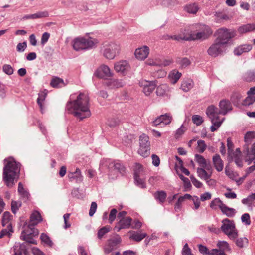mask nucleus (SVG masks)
<instances>
[{"instance_id":"nucleus-1","label":"nucleus","mask_w":255,"mask_h":255,"mask_svg":"<svg viewBox=\"0 0 255 255\" xmlns=\"http://www.w3.org/2000/svg\"><path fill=\"white\" fill-rule=\"evenodd\" d=\"M89 98L87 94L80 93L76 100L67 104V110L69 113L80 119L90 116L89 110Z\"/></svg>"},{"instance_id":"nucleus-2","label":"nucleus","mask_w":255,"mask_h":255,"mask_svg":"<svg viewBox=\"0 0 255 255\" xmlns=\"http://www.w3.org/2000/svg\"><path fill=\"white\" fill-rule=\"evenodd\" d=\"M4 161L5 165L3 171V179L7 187H12L14 184L15 180H16L19 177L21 165L12 157L5 159Z\"/></svg>"},{"instance_id":"nucleus-3","label":"nucleus","mask_w":255,"mask_h":255,"mask_svg":"<svg viewBox=\"0 0 255 255\" xmlns=\"http://www.w3.org/2000/svg\"><path fill=\"white\" fill-rule=\"evenodd\" d=\"M198 30L199 31L196 33L180 34L178 36L174 35L170 37H165V39H172L177 41L180 40H195L198 39H205L210 36L212 33L213 31L207 25H200L198 27Z\"/></svg>"},{"instance_id":"nucleus-4","label":"nucleus","mask_w":255,"mask_h":255,"mask_svg":"<svg viewBox=\"0 0 255 255\" xmlns=\"http://www.w3.org/2000/svg\"><path fill=\"white\" fill-rule=\"evenodd\" d=\"M31 221L32 214L29 217V223H25L23 226L20 238L25 242L20 245L19 250L15 252L16 255H29L27 251L28 248L26 247H30L32 245V224L30 223Z\"/></svg>"},{"instance_id":"nucleus-5","label":"nucleus","mask_w":255,"mask_h":255,"mask_svg":"<svg viewBox=\"0 0 255 255\" xmlns=\"http://www.w3.org/2000/svg\"><path fill=\"white\" fill-rule=\"evenodd\" d=\"M206 114L211 119L213 124V125L211 127V130L212 132H214L220 127L223 122V120L220 119L218 116L221 114L220 110H218V108L215 106L210 105L207 109Z\"/></svg>"},{"instance_id":"nucleus-6","label":"nucleus","mask_w":255,"mask_h":255,"mask_svg":"<svg viewBox=\"0 0 255 255\" xmlns=\"http://www.w3.org/2000/svg\"><path fill=\"white\" fill-rule=\"evenodd\" d=\"M221 230L231 239H235L238 236V232L233 220L228 218L222 221Z\"/></svg>"},{"instance_id":"nucleus-7","label":"nucleus","mask_w":255,"mask_h":255,"mask_svg":"<svg viewBox=\"0 0 255 255\" xmlns=\"http://www.w3.org/2000/svg\"><path fill=\"white\" fill-rule=\"evenodd\" d=\"M216 34L217 36L216 41L222 45L228 43L229 40L236 35L235 31L231 30L226 28H221L218 29Z\"/></svg>"},{"instance_id":"nucleus-8","label":"nucleus","mask_w":255,"mask_h":255,"mask_svg":"<svg viewBox=\"0 0 255 255\" xmlns=\"http://www.w3.org/2000/svg\"><path fill=\"white\" fill-rule=\"evenodd\" d=\"M94 42L91 40H88L83 37H78L73 41V47L76 50L85 49L92 47Z\"/></svg>"},{"instance_id":"nucleus-9","label":"nucleus","mask_w":255,"mask_h":255,"mask_svg":"<svg viewBox=\"0 0 255 255\" xmlns=\"http://www.w3.org/2000/svg\"><path fill=\"white\" fill-rule=\"evenodd\" d=\"M119 46L114 43L106 45L103 52L104 56L107 59H113L119 53Z\"/></svg>"},{"instance_id":"nucleus-10","label":"nucleus","mask_w":255,"mask_h":255,"mask_svg":"<svg viewBox=\"0 0 255 255\" xmlns=\"http://www.w3.org/2000/svg\"><path fill=\"white\" fill-rule=\"evenodd\" d=\"M133 170L135 180L139 185L141 186L142 188H145V183L144 180L140 178V175L144 172L143 166L139 163H135Z\"/></svg>"},{"instance_id":"nucleus-11","label":"nucleus","mask_w":255,"mask_h":255,"mask_svg":"<svg viewBox=\"0 0 255 255\" xmlns=\"http://www.w3.org/2000/svg\"><path fill=\"white\" fill-rule=\"evenodd\" d=\"M141 87H143V92L146 95H149L153 92L156 87V84L154 81H147L142 80L140 82Z\"/></svg>"},{"instance_id":"nucleus-12","label":"nucleus","mask_w":255,"mask_h":255,"mask_svg":"<svg viewBox=\"0 0 255 255\" xmlns=\"http://www.w3.org/2000/svg\"><path fill=\"white\" fill-rule=\"evenodd\" d=\"M109 68L105 65H101L96 71L95 75L100 78L108 79L112 76Z\"/></svg>"},{"instance_id":"nucleus-13","label":"nucleus","mask_w":255,"mask_h":255,"mask_svg":"<svg viewBox=\"0 0 255 255\" xmlns=\"http://www.w3.org/2000/svg\"><path fill=\"white\" fill-rule=\"evenodd\" d=\"M131 221L132 219L129 217L122 218L117 223L115 229L117 232H119L120 230L122 229L129 228L131 225Z\"/></svg>"},{"instance_id":"nucleus-14","label":"nucleus","mask_w":255,"mask_h":255,"mask_svg":"<svg viewBox=\"0 0 255 255\" xmlns=\"http://www.w3.org/2000/svg\"><path fill=\"white\" fill-rule=\"evenodd\" d=\"M172 120V117L170 114L166 113L164 115H161V116L157 117L153 122V125L157 126L160 124H163L164 125L169 124Z\"/></svg>"},{"instance_id":"nucleus-15","label":"nucleus","mask_w":255,"mask_h":255,"mask_svg":"<svg viewBox=\"0 0 255 255\" xmlns=\"http://www.w3.org/2000/svg\"><path fill=\"white\" fill-rule=\"evenodd\" d=\"M225 173L230 179L234 180L238 185L242 184L246 178V176L244 175L242 177H239V175L237 172L229 170L226 169L225 170Z\"/></svg>"},{"instance_id":"nucleus-16","label":"nucleus","mask_w":255,"mask_h":255,"mask_svg":"<svg viewBox=\"0 0 255 255\" xmlns=\"http://www.w3.org/2000/svg\"><path fill=\"white\" fill-rule=\"evenodd\" d=\"M222 45H223L222 44L216 41V42L211 45L208 49V54L214 57L217 56L222 52Z\"/></svg>"},{"instance_id":"nucleus-17","label":"nucleus","mask_w":255,"mask_h":255,"mask_svg":"<svg viewBox=\"0 0 255 255\" xmlns=\"http://www.w3.org/2000/svg\"><path fill=\"white\" fill-rule=\"evenodd\" d=\"M195 161L199 165L201 168H205L207 170L211 169V165L202 155L196 154L195 157Z\"/></svg>"},{"instance_id":"nucleus-18","label":"nucleus","mask_w":255,"mask_h":255,"mask_svg":"<svg viewBox=\"0 0 255 255\" xmlns=\"http://www.w3.org/2000/svg\"><path fill=\"white\" fill-rule=\"evenodd\" d=\"M149 49L147 46L136 49L135 51L136 57L140 60L145 59L149 54Z\"/></svg>"},{"instance_id":"nucleus-19","label":"nucleus","mask_w":255,"mask_h":255,"mask_svg":"<svg viewBox=\"0 0 255 255\" xmlns=\"http://www.w3.org/2000/svg\"><path fill=\"white\" fill-rule=\"evenodd\" d=\"M221 114L225 115L229 111L232 110V105L229 101L221 100L219 103Z\"/></svg>"},{"instance_id":"nucleus-20","label":"nucleus","mask_w":255,"mask_h":255,"mask_svg":"<svg viewBox=\"0 0 255 255\" xmlns=\"http://www.w3.org/2000/svg\"><path fill=\"white\" fill-rule=\"evenodd\" d=\"M205 168H198L197 170V172L198 176L202 179L206 180L209 179L212 176L213 173V169L211 167V169L210 170H208L207 172Z\"/></svg>"},{"instance_id":"nucleus-21","label":"nucleus","mask_w":255,"mask_h":255,"mask_svg":"<svg viewBox=\"0 0 255 255\" xmlns=\"http://www.w3.org/2000/svg\"><path fill=\"white\" fill-rule=\"evenodd\" d=\"M213 163L217 171L218 172L222 171L224 164L219 155L216 154L213 156Z\"/></svg>"},{"instance_id":"nucleus-22","label":"nucleus","mask_w":255,"mask_h":255,"mask_svg":"<svg viewBox=\"0 0 255 255\" xmlns=\"http://www.w3.org/2000/svg\"><path fill=\"white\" fill-rule=\"evenodd\" d=\"M47 95V90L44 89L42 91H40L38 94V97L37 100V102L40 110L42 112L44 108V102L45 98Z\"/></svg>"},{"instance_id":"nucleus-23","label":"nucleus","mask_w":255,"mask_h":255,"mask_svg":"<svg viewBox=\"0 0 255 255\" xmlns=\"http://www.w3.org/2000/svg\"><path fill=\"white\" fill-rule=\"evenodd\" d=\"M129 67V65L127 61H122L115 64L114 68L117 72H124Z\"/></svg>"},{"instance_id":"nucleus-24","label":"nucleus","mask_w":255,"mask_h":255,"mask_svg":"<svg viewBox=\"0 0 255 255\" xmlns=\"http://www.w3.org/2000/svg\"><path fill=\"white\" fill-rule=\"evenodd\" d=\"M169 88L167 84H161L157 87L156 94L158 96H163L167 95Z\"/></svg>"},{"instance_id":"nucleus-25","label":"nucleus","mask_w":255,"mask_h":255,"mask_svg":"<svg viewBox=\"0 0 255 255\" xmlns=\"http://www.w3.org/2000/svg\"><path fill=\"white\" fill-rule=\"evenodd\" d=\"M131 235L130 236L129 238L136 242H139L143 239L146 236L147 234L141 232H130Z\"/></svg>"},{"instance_id":"nucleus-26","label":"nucleus","mask_w":255,"mask_h":255,"mask_svg":"<svg viewBox=\"0 0 255 255\" xmlns=\"http://www.w3.org/2000/svg\"><path fill=\"white\" fill-rule=\"evenodd\" d=\"M255 30V24H247L240 26L238 30L241 34L251 32Z\"/></svg>"},{"instance_id":"nucleus-27","label":"nucleus","mask_w":255,"mask_h":255,"mask_svg":"<svg viewBox=\"0 0 255 255\" xmlns=\"http://www.w3.org/2000/svg\"><path fill=\"white\" fill-rule=\"evenodd\" d=\"M181 73L179 72L176 70H173L170 72L168 75V78L172 83L175 84L181 77Z\"/></svg>"},{"instance_id":"nucleus-28","label":"nucleus","mask_w":255,"mask_h":255,"mask_svg":"<svg viewBox=\"0 0 255 255\" xmlns=\"http://www.w3.org/2000/svg\"><path fill=\"white\" fill-rule=\"evenodd\" d=\"M18 192L25 202L28 199L30 195V193L24 189L21 182H19L18 184Z\"/></svg>"},{"instance_id":"nucleus-29","label":"nucleus","mask_w":255,"mask_h":255,"mask_svg":"<svg viewBox=\"0 0 255 255\" xmlns=\"http://www.w3.org/2000/svg\"><path fill=\"white\" fill-rule=\"evenodd\" d=\"M5 228L1 230L0 233V238H2L4 236L10 237L11 234L13 232L12 226L11 224L5 226Z\"/></svg>"},{"instance_id":"nucleus-30","label":"nucleus","mask_w":255,"mask_h":255,"mask_svg":"<svg viewBox=\"0 0 255 255\" xmlns=\"http://www.w3.org/2000/svg\"><path fill=\"white\" fill-rule=\"evenodd\" d=\"M12 219V216L10 214L9 212H5L2 218V225L3 227L5 226L8 225V224H11V220Z\"/></svg>"},{"instance_id":"nucleus-31","label":"nucleus","mask_w":255,"mask_h":255,"mask_svg":"<svg viewBox=\"0 0 255 255\" xmlns=\"http://www.w3.org/2000/svg\"><path fill=\"white\" fill-rule=\"evenodd\" d=\"M65 85L63 79L57 77L52 78L50 82V85L54 88L61 87Z\"/></svg>"},{"instance_id":"nucleus-32","label":"nucleus","mask_w":255,"mask_h":255,"mask_svg":"<svg viewBox=\"0 0 255 255\" xmlns=\"http://www.w3.org/2000/svg\"><path fill=\"white\" fill-rule=\"evenodd\" d=\"M224 203L218 198H215L210 203V206L213 210L221 209Z\"/></svg>"},{"instance_id":"nucleus-33","label":"nucleus","mask_w":255,"mask_h":255,"mask_svg":"<svg viewBox=\"0 0 255 255\" xmlns=\"http://www.w3.org/2000/svg\"><path fill=\"white\" fill-rule=\"evenodd\" d=\"M154 196L160 203H163L165 201L167 197L166 193L164 191H158L154 194Z\"/></svg>"},{"instance_id":"nucleus-34","label":"nucleus","mask_w":255,"mask_h":255,"mask_svg":"<svg viewBox=\"0 0 255 255\" xmlns=\"http://www.w3.org/2000/svg\"><path fill=\"white\" fill-rule=\"evenodd\" d=\"M221 210L223 214H225L228 217H232L235 214V210L234 209L229 208L225 204L222 206Z\"/></svg>"},{"instance_id":"nucleus-35","label":"nucleus","mask_w":255,"mask_h":255,"mask_svg":"<svg viewBox=\"0 0 255 255\" xmlns=\"http://www.w3.org/2000/svg\"><path fill=\"white\" fill-rule=\"evenodd\" d=\"M241 157V152L240 149L238 148L236 150V154L234 156V160L236 164L239 167H242L243 165V162Z\"/></svg>"},{"instance_id":"nucleus-36","label":"nucleus","mask_w":255,"mask_h":255,"mask_svg":"<svg viewBox=\"0 0 255 255\" xmlns=\"http://www.w3.org/2000/svg\"><path fill=\"white\" fill-rule=\"evenodd\" d=\"M40 240L42 243H44L48 247H52L53 242L50 237L45 233H42L40 235Z\"/></svg>"},{"instance_id":"nucleus-37","label":"nucleus","mask_w":255,"mask_h":255,"mask_svg":"<svg viewBox=\"0 0 255 255\" xmlns=\"http://www.w3.org/2000/svg\"><path fill=\"white\" fill-rule=\"evenodd\" d=\"M43 220L42 216L37 211H33V226L38 224Z\"/></svg>"},{"instance_id":"nucleus-38","label":"nucleus","mask_w":255,"mask_h":255,"mask_svg":"<svg viewBox=\"0 0 255 255\" xmlns=\"http://www.w3.org/2000/svg\"><path fill=\"white\" fill-rule=\"evenodd\" d=\"M179 177L183 182V186L185 191H189L191 189V184L188 178L185 177L182 174H179Z\"/></svg>"},{"instance_id":"nucleus-39","label":"nucleus","mask_w":255,"mask_h":255,"mask_svg":"<svg viewBox=\"0 0 255 255\" xmlns=\"http://www.w3.org/2000/svg\"><path fill=\"white\" fill-rule=\"evenodd\" d=\"M199 8L196 3L189 4L185 7V10L189 13L195 14Z\"/></svg>"},{"instance_id":"nucleus-40","label":"nucleus","mask_w":255,"mask_h":255,"mask_svg":"<svg viewBox=\"0 0 255 255\" xmlns=\"http://www.w3.org/2000/svg\"><path fill=\"white\" fill-rule=\"evenodd\" d=\"M138 153L143 157H147L150 154V146H140Z\"/></svg>"},{"instance_id":"nucleus-41","label":"nucleus","mask_w":255,"mask_h":255,"mask_svg":"<svg viewBox=\"0 0 255 255\" xmlns=\"http://www.w3.org/2000/svg\"><path fill=\"white\" fill-rule=\"evenodd\" d=\"M254 139H255V132L254 131H248L245 135L244 141L248 144H250Z\"/></svg>"},{"instance_id":"nucleus-42","label":"nucleus","mask_w":255,"mask_h":255,"mask_svg":"<svg viewBox=\"0 0 255 255\" xmlns=\"http://www.w3.org/2000/svg\"><path fill=\"white\" fill-rule=\"evenodd\" d=\"M252 49V46L250 45H244L237 48L235 52L237 55H240L243 52H246L250 51Z\"/></svg>"},{"instance_id":"nucleus-43","label":"nucleus","mask_w":255,"mask_h":255,"mask_svg":"<svg viewBox=\"0 0 255 255\" xmlns=\"http://www.w3.org/2000/svg\"><path fill=\"white\" fill-rule=\"evenodd\" d=\"M217 246L220 249L219 250L221 251L224 252V251L230 250L229 244L226 241H219Z\"/></svg>"},{"instance_id":"nucleus-44","label":"nucleus","mask_w":255,"mask_h":255,"mask_svg":"<svg viewBox=\"0 0 255 255\" xmlns=\"http://www.w3.org/2000/svg\"><path fill=\"white\" fill-rule=\"evenodd\" d=\"M111 230L110 226H106L100 228L98 232L97 236L99 239H101L103 236L109 232Z\"/></svg>"},{"instance_id":"nucleus-45","label":"nucleus","mask_w":255,"mask_h":255,"mask_svg":"<svg viewBox=\"0 0 255 255\" xmlns=\"http://www.w3.org/2000/svg\"><path fill=\"white\" fill-rule=\"evenodd\" d=\"M140 146H150L149 137L145 134H143L140 137Z\"/></svg>"},{"instance_id":"nucleus-46","label":"nucleus","mask_w":255,"mask_h":255,"mask_svg":"<svg viewBox=\"0 0 255 255\" xmlns=\"http://www.w3.org/2000/svg\"><path fill=\"white\" fill-rule=\"evenodd\" d=\"M197 150L198 152L200 153L204 152L207 148V145L205 141L202 140H199L197 142Z\"/></svg>"},{"instance_id":"nucleus-47","label":"nucleus","mask_w":255,"mask_h":255,"mask_svg":"<svg viewBox=\"0 0 255 255\" xmlns=\"http://www.w3.org/2000/svg\"><path fill=\"white\" fill-rule=\"evenodd\" d=\"M21 206L20 201H16L12 200L11 204V211L13 213L16 214L19 208Z\"/></svg>"},{"instance_id":"nucleus-48","label":"nucleus","mask_w":255,"mask_h":255,"mask_svg":"<svg viewBox=\"0 0 255 255\" xmlns=\"http://www.w3.org/2000/svg\"><path fill=\"white\" fill-rule=\"evenodd\" d=\"M192 120L193 123L197 126L201 125L204 122L203 117L198 115H194L192 116Z\"/></svg>"},{"instance_id":"nucleus-49","label":"nucleus","mask_w":255,"mask_h":255,"mask_svg":"<svg viewBox=\"0 0 255 255\" xmlns=\"http://www.w3.org/2000/svg\"><path fill=\"white\" fill-rule=\"evenodd\" d=\"M69 177L70 179L76 178L79 179L80 181L82 180V175L81 173V171L79 168H77L74 173H71L69 174Z\"/></svg>"},{"instance_id":"nucleus-50","label":"nucleus","mask_w":255,"mask_h":255,"mask_svg":"<svg viewBox=\"0 0 255 255\" xmlns=\"http://www.w3.org/2000/svg\"><path fill=\"white\" fill-rule=\"evenodd\" d=\"M192 81L190 80L184 81L181 86V88L184 91H188L192 87Z\"/></svg>"},{"instance_id":"nucleus-51","label":"nucleus","mask_w":255,"mask_h":255,"mask_svg":"<svg viewBox=\"0 0 255 255\" xmlns=\"http://www.w3.org/2000/svg\"><path fill=\"white\" fill-rule=\"evenodd\" d=\"M255 102V96L248 95V97L244 100L243 105L249 106Z\"/></svg>"},{"instance_id":"nucleus-52","label":"nucleus","mask_w":255,"mask_h":255,"mask_svg":"<svg viewBox=\"0 0 255 255\" xmlns=\"http://www.w3.org/2000/svg\"><path fill=\"white\" fill-rule=\"evenodd\" d=\"M176 171L177 174L179 175V174H182V173H184L186 175H189L190 172L189 171L183 167V166H177Z\"/></svg>"},{"instance_id":"nucleus-53","label":"nucleus","mask_w":255,"mask_h":255,"mask_svg":"<svg viewBox=\"0 0 255 255\" xmlns=\"http://www.w3.org/2000/svg\"><path fill=\"white\" fill-rule=\"evenodd\" d=\"M114 169L121 174H124L126 171V168L120 163L116 162L114 164Z\"/></svg>"},{"instance_id":"nucleus-54","label":"nucleus","mask_w":255,"mask_h":255,"mask_svg":"<svg viewBox=\"0 0 255 255\" xmlns=\"http://www.w3.org/2000/svg\"><path fill=\"white\" fill-rule=\"evenodd\" d=\"M248 243V240L246 238H241L238 239L236 241L237 245L240 248H242Z\"/></svg>"},{"instance_id":"nucleus-55","label":"nucleus","mask_w":255,"mask_h":255,"mask_svg":"<svg viewBox=\"0 0 255 255\" xmlns=\"http://www.w3.org/2000/svg\"><path fill=\"white\" fill-rule=\"evenodd\" d=\"M255 199V193H253L247 198L242 200V203L245 204H251Z\"/></svg>"},{"instance_id":"nucleus-56","label":"nucleus","mask_w":255,"mask_h":255,"mask_svg":"<svg viewBox=\"0 0 255 255\" xmlns=\"http://www.w3.org/2000/svg\"><path fill=\"white\" fill-rule=\"evenodd\" d=\"M117 211L115 209H113L111 210L109 215V222L111 224L115 219Z\"/></svg>"},{"instance_id":"nucleus-57","label":"nucleus","mask_w":255,"mask_h":255,"mask_svg":"<svg viewBox=\"0 0 255 255\" xmlns=\"http://www.w3.org/2000/svg\"><path fill=\"white\" fill-rule=\"evenodd\" d=\"M190 177L194 186L198 188H200L202 187V183L200 181L196 179L193 175L190 176Z\"/></svg>"},{"instance_id":"nucleus-58","label":"nucleus","mask_w":255,"mask_h":255,"mask_svg":"<svg viewBox=\"0 0 255 255\" xmlns=\"http://www.w3.org/2000/svg\"><path fill=\"white\" fill-rule=\"evenodd\" d=\"M3 71L8 75H11L13 73V69L12 67L8 64H5L3 66Z\"/></svg>"},{"instance_id":"nucleus-59","label":"nucleus","mask_w":255,"mask_h":255,"mask_svg":"<svg viewBox=\"0 0 255 255\" xmlns=\"http://www.w3.org/2000/svg\"><path fill=\"white\" fill-rule=\"evenodd\" d=\"M198 248L200 252L204 255H210V253L211 252V250L209 251L208 249L205 246L199 245L198 246Z\"/></svg>"},{"instance_id":"nucleus-60","label":"nucleus","mask_w":255,"mask_h":255,"mask_svg":"<svg viewBox=\"0 0 255 255\" xmlns=\"http://www.w3.org/2000/svg\"><path fill=\"white\" fill-rule=\"evenodd\" d=\"M186 130L185 128L182 126L179 128H178L175 134V137L176 139L179 138L181 135H182Z\"/></svg>"},{"instance_id":"nucleus-61","label":"nucleus","mask_w":255,"mask_h":255,"mask_svg":"<svg viewBox=\"0 0 255 255\" xmlns=\"http://www.w3.org/2000/svg\"><path fill=\"white\" fill-rule=\"evenodd\" d=\"M192 201L194 204V209L197 210L200 206V200L197 196H193Z\"/></svg>"},{"instance_id":"nucleus-62","label":"nucleus","mask_w":255,"mask_h":255,"mask_svg":"<svg viewBox=\"0 0 255 255\" xmlns=\"http://www.w3.org/2000/svg\"><path fill=\"white\" fill-rule=\"evenodd\" d=\"M228 192H226L224 194V196L227 198L230 199H235L237 197V195L233 192H232V190L230 188H228L227 189Z\"/></svg>"},{"instance_id":"nucleus-63","label":"nucleus","mask_w":255,"mask_h":255,"mask_svg":"<svg viewBox=\"0 0 255 255\" xmlns=\"http://www.w3.org/2000/svg\"><path fill=\"white\" fill-rule=\"evenodd\" d=\"M242 221L246 225H250L251 223L250 217L249 214L245 213L242 216Z\"/></svg>"},{"instance_id":"nucleus-64","label":"nucleus","mask_w":255,"mask_h":255,"mask_svg":"<svg viewBox=\"0 0 255 255\" xmlns=\"http://www.w3.org/2000/svg\"><path fill=\"white\" fill-rule=\"evenodd\" d=\"M182 255H194L192 252L191 249L189 248L188 244H186L182 250Z\"/></svg>"}]
</instances>
